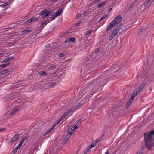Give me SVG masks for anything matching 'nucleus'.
<instances>
[{"instance_id":"9b49d317","label":"nucleus","mask_w":154,"mask_h":154,"mask_svg":"<svg viewBox=\"0 0 154 154\" xmlns=\"http://www.w3.org/2000/svg\"><path fill=\"white\" fill-rule=\"evenodd\" d=\"M14 58V57L10 56L8 58L5 59L4 60L1 61V63L5 62H8L9 61H11Z\"/></svg>"},{"instance_id":"f257e3e1","label":"nucleus","mask_w":154,"mask_h":154,"mask_svg":"<svg viewBox=\"0 0 154 154\" xmlns=\"http://www.w3.org/2000/svg\"><path fill=\"white\" fill-rule=\"evenodd\" d=\"M144 134L146 147L149 150H152V148L154 147V131H151L148 134L144 133Z\"/></svg>"},{"instance_id":"e433bc0d","label":"nucleus","mask_w":154,"mask_h":154,"mask_svg":"<svg viewBox=\"0 0 154 154\" xmlns=\"http://www.w3.org/2000/svg\"><path fill=\"white\" fill-rule=\"evenodd\" d=\"M115 37V36L111 34L109 36V41L112 40L113 38Z\"/></svg>"},{"instance_id":"4be33fe9","label":"nucleus","mask_w":154,"mask_h":154,"mask_svg":"<svg viewBox=\"0 0 154 154\" xmlns=\"http://www.w3.org/2000/svg\"><path fill=\"white\" fill-rule=\"evenodd\" d=\"M9 63L0 65V69H2L9 65Z\"/></svg>"},{"instance_id":"13d9d810","label":"nucleus","mask_w":154,"mask_h":154,"mask_svg":"<svg viewBox=\"0 0 154 154\" xmlns=\"http://www.w3.org/2000/svg\"><path fill=\"white\" fill-rule=\"evenodd\" d=\"M57 0H52V1L54 2H55L56 1H57Z\"/></svg>"},{"instance_id":"aec40b11","label":"nucleus","mask_w":154,"mask_h":154,"mask_svg":"<svg viewBox=\"0 0 154 154\" xmlns=\"http://www.w3.org/2000/svg\"><path fill=\"white\" fill-rule=\"evenodd\" d=\"M19 111V109H16L13 110L12 112L11 113L10 115H12L14 114H16Z\"/></svg>"},{"instance_id":"37998d69","label":"nucleus","mask_w":154,"mask_h":154,"mask_svg":"<svg viewBox=\"0 0 154 154\" xmlns=\"http://www.w3.org/2000/svg\"><path fill=\"white\" fill-rule=\"evenodd\" d=\"M69 38H66L64 41V43H69Z\"/></svg>"},{"instance_id":"c756f323","label":"nucleus","mask_w":154,"mask_h":154,"mask_svg":"<svg viewBox=\"0 0 154 154\" xmlns=\"http://www.w3.org/2000/svg\"><path fill=\"white\" fill-rule=\"evenodd\" d=\"M31 32V31L29 29L25 30L22 31L23 33H30Z\"/></svg>"},{"instance_id":"f8f14e48","label":"nucleus","mask_w":154,"mask_h":154,"mask_svg":"<svg viewBox=\"0 0 154 154\" xmlns=\"http://www.w3.org/2000/svg\"><path fill=\"white\" fill-rule=\"evenodd\" d=\"M55 126L56 125L54 124L51 128L48 130L46 132L44 133V135L45 136L47 135L49 133H50L51 132V131H52L54 129Z\"/></svg>"},{"instance_id":"412c9836","label":"nucleus","mask_w":154,"mask_h":154,"mask_svg":"<svg viewBox=\"0 0 154 154\" xmlns=\"http://www.w3.org/2000/svg\"><path fill=\"white\" fill-rule=\"evenodd\" d=\"M119 32L116 29H114L112 31L111 34L114 35V36H116Z\"/></svg>"},{"instance_id":"473e14b6","label":"nucleus","mask_w":154,"mask_h":154,"mask_svg":"<svg viewBox=\"0 0 154 154\" xmlns=\"http://www.w3.org/2000/svg\"><path fill=\"white\" fill-rule=\"evenodd\" d=\"M58 16V15L55 13L54 15H53L51 19V20H54V19H55L56 17H57Z\"/></svg>"},{"instance_id":"f03ea898","label":"nucleus","mask_w":154,"mask_h":154,"mask_svg":"<svg viewBox=\"0 0 154 154\" xmlns=\"http://www.w3.org/2000/svg\"><path fill=\"white\" fill-rule=\"evenodd\" d=\"M146 85V84L145 83H143L141 85L138 87L137 89L133 92L132 94L136 96L143 89Z\"/></svg>"},{"instance_id":"1a4fd4ad","label":"nucleus","mask_w":154,"mask_h":154,"mask_svg":"<svg viewBox=\"0 0 154 154\" xmlns=\"http://www.w3.org/2000/svg\"><path fill=\"white\" fill-rule=\"evenodd\" d=\"M115 26H116L115 25L111 22L107 26V28L106 30V32H108L112 28Z\"/></svg>"},{"instance_id":"0eeeda50","label":"nucleus","mask_w":154,"mask_h":154,"mask_svg":"<svg viewBox=\"0 0 154 154\" xmlns=\"http://www.w3.org/2000/svg\"><path fill=\"white\" fill-rule=\"evenodd\" d=\"M20 136V134H17L15 135L13 137L11 141L13 142L16 141L19 138Z\"/></svg>"},{"instance_id":"72a5a7b5","label":"nucleus","mask_w":154,"mask_h":154,"mask_svg":"<svg viewBox=\"0 0 154 154\" xmlns=\"http://www.w3.org/2000/svg\"><path fill=\"white\" fill-rule=\"evenodd\" d=\"M9 3L8 2L6 3H4L3 4H2L0 5V6L1 7H5L7 5H9Z\"/></svg>"},{"instance_id":"c9c22d12","label":"nucleus","mask_w":154,"mask_h":154,"mask_svg":"<svg viewBox=\"0 0 154 154\" xmlns=\"http://www.w3.org/2000/svg\"><path fill=\"white\" fill-rule=\"evenodd\" d=\"M97 143L95 141L94 142H93L91 144V146L90 147H91V148L95 146L97 144Z\"/></svg>"},{"instance_id":"5701e85b","label":"nucleus","mask_w":154,"mask_h":154,"mask_svg":"<svg viewBox=\"0 0 154 154\" xmlns=\"http://www.w3.org/2000/svg\"><path fill=\"white\" fill-rule=\"evenodd\" d=\"M122 26L123 24H120L116 27V29L119 32V30L122 29Z\"/></svg>"},{"instance_id":"b1692460","label":"nucleus","mask_w":154,"mask_h":154,"mask_svg":"<svg viewBox=\"0 0 154 154\" xmlns=\"http://www.w3.org/2000/svg\"><path fill=\"white\" fill-rule=\"evenodd\" d=\"M81 103H79L78 105L75 106V107H72V108L73 109L74 111L78 108L81 105Z\"/></svg>"},{"instance_id":"6e6552de","label":"nucleus","mask_w":154,"mask_h":154,"mask_svg":"<svg viewBox=\"0 0 154 154\" xmlns=\"http://www.w3.org/2000/svg\"><path fill=\"white\" fill-rule=\"evenodd\" d=\"M74 131V130L72 129V128H71L70 127L68 128L67 130V133L68 134L67 135L68 138L70 137Z\"/></svg>"},{"instance_id":"7c9ffc66","label":"nucleus","mask_w":154,"mask_h":154,"mask_svg":"<svg viewBox=\"0 0 154 154\" xmlns=\"http://www.w3.org/2000/svg\"><path fill=\"white\" fill-rule=\"evenodd\" d=\"M32 21H36L38 20V17H35L31 18Z\"/></svg>"},{"instance_id":"bf43d9fd","label":"nucleus","mask_w":154,"mask_h":154,"mask_svg":"<svg viewBox=\"0 0 154 154\" xmlns=\"http://www.w3.org/2000/svg\"><path fill=\"white\" fill-rule=\"evenodd\" d=\"M112 9V8H110V9H109V10L108 11H109V12L110 11H111V10Z\"/></svg>"},{"instance_id":"680f3d73","label":"nucleus","mask_w":154,"mask_h":154,"mask_svg":"<svg viewBox=\"0 0 154 154\" xmlns=\"http://www.w3.org/2000/svg\"><path fill=\"white\" fill-rule=\"evenodd\" d=\"M139 0H135L134 1H135V2H137V1H138Z\"/></svg>"},{"instance_id":"a18cd8bd","label":"nucleus","mask_w":154,"mask_h":154,"mask_svg":"<svg viewBox=\"0 0 154 154\" xmlns=\"http://www.w3.org/2000/svg\"><path fill=\"white\" fill-rule=\"evenodd\" d=\"M23 143L22 142L20 141V143L17 146L18 147H19L20 148V147L23 144Z\"/></svg>"},{"instance_id":"a211bd4d","label":"nucleus","mask_w":154,"mask_h":154,"mask_svg":"<svg viewBox=\"0 0 154 154\" xmlns=\"http://www.w3.org/2000/svg\"><path fill=\"white\" fill-rule=\"evenodd\" d=\"M9 71L8 69H7L2 71L0 73V75H2L5 74Z\"/></svg>"},{"instance_id":"4d7b16f0","label":"nucleus","mask_w":154,"mask_h":154,"mask_svg":"<svg viewBox=\"0 0 154 154\" xmlns=\"http://www.w3.org/2000/svg\"><path fill=\"white\" fill-rule=\"evenodd\" d=\"M87 13V12L86 11H85L83 12V14L85 15Z\"/></svg>"},{"instance_id":"393cba45","label":"nucleus","mask_w":154,"mask_h":154,"mask_svg":"<svg viewBox=\"0 0 154 154\" xmlns=\"http://www.w3.org/2000/svg\"><path fill=\"white\" fill-rule=\"evenodd\" d=\"M28 136H25L21 140V141L23 143L25 140H26L28 139Z\"/></svg>"},{"instance_id":"5fc2aeb1","label":"nucleus","mask_w":154,"mask_h":154,"mask_svg":"<svg viewBox=\"0 0 154 154\" xmlns=\"http://www.w3.org/2000/svg\"><path fill=\"white\" fill-rule=\"evenodd\" d=\"M61 120H60V119L59 120V121H58L57 122V123H59L60 122V121H61Z\"/></svg>"},{"instance_id":"423d86ee","label":"nucleus","mask_w":154,"mask_h":154,"mask_svg":"<svg viewBox=\"0 0 154 154\" xmlns=\"http://www.w3.org/2000/svg\"><path fill=\"white\" fill-rule=\"evenodd\" d=\"M135 97H136V96L132 94L131 98L129 99L126 105L127 107H129L131 105Z\"/></svg>"},{"instance_id":"2eb2a0df","label":"nucleus","mask_w":154,"mask_h":154,"mask_svg":"<svg viewBox=\"0 0 154 154\" xmlns=\"http://www.w3.org/2000/svg\"><path fill=\"white\" fill-rule=\"evenodd\" d=\"M38 74L40 76H42V75L46 76L48 75V74L46 72L43 71H42L39 72L38 73Z\"/></svg>"},{"instance_id":"ea45409f","label":"nucleus","mask_w":154,"mask_h":154,"mask_svg":"<svg viewBox=\"0 0 154 154\" xmlns=\"http://www.w3.org/2000/svg\"><path fill=\"white\" fill-rule=\"evenodd\" d=\"M47 20H46L45 21V22H42L41 23V26H43L45 24V26L46 24V23L47 22Z\"/></svg>"},{"instance_id":"0e129e2a","label":"nucleus","mask_w":154,"mask_h":154,"mask_svg":"<svg viewBox=\"0 0 154 154\" xmlns=\"http://www.w3.org/2000/svg\"><path fill=\"white\" fill-rule=\"evenodd\" d=\"M88 97H91V96H88Z\"/></svg>"},{"instance_id":"8fccbe9b","label":"nucleus","mask_w":154,"mask_h":154,"mask_svg":"<svg viewBox=\"0 0 154 154\" xmlns=\"http://www.w3.org/2000/svg\"><path fill=\"white\" fill-rule=\"evenodd\" d=\"M64 54L63 53H61L60 54L59 56L60 57H63L64 56Z\"/></svg>"},{"instance_id":"c85d7f7f","label":"nucleus","mask_w":154,"mask_h":154,"mask_svg":"<svg viewBox=\"0 0 154 154\" xmlns=\"http://www.w3.org/2000/svg\"><path fill=\"white\" fill-rule=\"evenodd\" d=\"M20 148L18 147V146H17V147H16V148H15L14 149L13 151H12V152L14 153H15Z\"/></svg>"},{"instance_id":"6e6d98bb","label":"nucleus","mask_w":154,"mask_h":154,"mask_svg":"<svg viewBox=\"0 0 154 154\" xmlns=\"http://www.w3.org/2000/svg\"><path fill=\"white\" fill-rule=\"evenodd\" d=\"M109 154V152H108V151H107L106 152H105V154Z\"/></svg>"},{"instance_id":"49530a36","label":"nucleus","mask_w":154,"mask_h":154,"mask_svg":"<svg viewBox=\"0 0 154 154\" xmlns=\"http://www.w3.org/2000/svg\"><path fill=\"white\" fill-rule=\"evenodd\" d=\"M136 2H135V1L131 4V6L130 8H131L132 6L135 4Z\"/></svg>"},{"instance_id":"ddd939ff","label":"nucleus","mask_w":154,"mask_h":154,"mask_svg":"<svg viewBox=\"0 0 154 154\" xmlns=\"http://www.w3.org/2000/svg\"><path fill=\"white\" fill-rule=\"evenodd\" d=\"M106 3V1H105L103 2H100L99 4L97 5V8H99L101 6H103Z\"/></svg>"},{"instance_id":"a878e982","label":"nucleus","mask_w":154,"mask_h":154,"mask_svg":"<svg viewBox=\"0 0 154 154\" xmlns=\"http://www.w3.org/2000/svg\"><path fill=\"white\" fill-rule=\"evenodd\" d=\"M103 136L102 135L99 138L96 139L95 140V141L96 142V143H97V142H100L102 140L103 138Z\"/></svg>"},{"instance_id":"052dcab7","label":"nucleus","mask_w":154,"mask_h":154,"mask_svg":"<svg viewBox=\"0 0 154 154\" xmlns=\"http://www.w3.org/2000/svg\"><path fill=\"white\" fill-rule=\"evenodd\" d=\"M3 130V129L2 128L0 129V131H2Z\"/></svg>"},{"instance_id":"69168bd1","label":"nucleus","mask_w":154,"mask_h":154,"mask_svg":"<svg viewBox=\"0 0 154 154\" xmlns=\"http://www.w3.org/2000/svg\"><path fill=\"white\" fill-rule=\"evenodd\" d=\"M1 17V16H0V18Z\"/></svg>"},{"instance_id":"338daca9","label":"nucleus","mask_w":154,"mask_h":154,"mask_svg":"<svg viewBox=\"0 0 154 154\" xmlns=\"http://www.w3.org/2000/svg\"><path fill=\"white\" fill-rule=\"evenodd\" d=\"M118 66H116V68H117Z\"/></svg>"},{"instance_id":"79ce46f5","label":"nucleus","mask_w":154,"mask_h":154,"mask_svg":"<svg viewBox=\"0 0 154 154\" xmlns=\"http://www.w3.org/2000/svg\"><path fill=\"white\" fill-rule=\"evenodd\" d=\"M106 15H105L103 16L99 20V22H100L101 20L107 17Z\"/></svg>"},{"instance_id":"774afa93","label":"nucleus","mask_w":154,"mask_h":154,"mask_svg":"<svg viewBox=\"0 0 154 154\" xmlns=\"http://www.w3.org/2000/svg\"><path fill=\"white\" fill-rule=\"evenodd\" d=\"M97 52V51H95V52H96V53Z\"/></svg>"},{"instance_id":"cd10ccee","label":"nucleus","mask_w":154,"mask_h":154,"mask_svg":"<svg viewBox=\"0 0 154 154\" xmlns=\"http://www.w3.org/2000/svg\"><path fill=\"white\" fill-rule=\"evenodd\" d=\"M69 38L70 42H74L76 40V39L74 37Z\"/></svg>"},{"instance_id":"f704fd0d","label":"nucleus","mask_w":154,"mask_h":154,"mask_svg":"<svg viewBox=\"0 0 154 154\" xmlns=\"http://www.w3.org/2000/svg\"><path fill=\"white\" fill-rule=\"evenodd\" d=\"M101 0H93L92 2L91 3L92 4L97 3L100 2Z\"/></svg>"},{"instance_id":"e2e57ef3","label":"nucleus","mask_w":154,"mask_h":154,"mask_svg":"<svg viewBox=\"0 0 154 154\" xmlns=\"http://www.w3.org/2000/svg\"><path fill=\"white\" fill-rule=\"evenodd\" d=\"M9 1H12V0H9Z\"/></svg>"},{"instance_id":"58836bf2","label":"nucleus","mask_w":154,"mask_h":154,"mask_svg":"<svg viewBox=\"0 0 154 154\" xmlns=\"http://www.w3.org/2000/svg\"><path fill=\"white\" fill-rule=\"evenodd\" d=\"M32 19L31 18L30 19H29L27 20L26 21V23H29L32 22H33L32 21Z\"/></svg>"},{"instance_id":"09e8293b","label":"nucleus","mask_w":154,"mask_h":154,"mask_svg":"<svg viewBox=\"0 0 154 154\" xmlns=\"http://www.w3.org/2000/svg\"><path fill=\"white\" fill-rule=\"evenodd\" d=\"M82 15V14H78L77 15V17L79 18Z\"/></svg>"},{"instance_id":"de8ad7c7","label":"nucleus","mask_w":154,"mask_h":154,"mask_svg":"<svg viewBox=\"0 0 154 154\" xmlns=\"http://www.w3.org/2000/svg\"><path fill=\"white\" fill-rule=\"evenodd\" d=\"M143 31L142 29H140L138 32V34L140 35Z\"/></svg>"},{"instance_id":"4c0bfd02","label":"nucleus","mask_w":154,"mask_h":154,"mask_svg":"<svg viewBox=\"0 0 154 154\" xmlns=\"http://www.w3.org/2000/svg\"><path fill=\"white\" fill-rule=\"evenodd\" d=\"M70 127L71 128H72V129H73V130H75L77 128H78V127L77 125H75L74 126H72V127Z\"/></svg>"},{"instance_id":"3c124183","label":"nucleus","mask_w":154,"mask_h":154,"mask_svg":"<svg viewBox=\"0 0 154 154\" xmlns=\"http://www.w3.org/2000/svg\"><path fill=\"white\" fill-rule=\"evenodd\" d=\"M81 122V119H79V120H78V121L76 123V125H79V123Z\"/></svg>"},{"instance_id":"39448f33","label":"nucleus","mask_w":154,"mask_h":154,"mask_svg":"<svg viewBox=\"0 0 154 154\" xmlns=\"http://www.w3.org/2000/svg\"><path fill=\"white\" fill-rule=\"evenodd\" d=\"M73 109L71 107L67 111H66L60 118V120H62L66 116L68 115L69 113L73 112H74Z\"/></svg>"},{"instance_id":"dca6fc26","label":"nucleus","mask_w":154,"mask_h":154,"mask_svg":"<svg viewBox=\"0 0 154 154\" xmlns=\"http://www.w3.org/2000/svg\"><path fill=\"white\" fill-rule=\"evenodd\" d=\"M69 138L70 137L68 138L67 137V135H66V137H64L62 139V141H63V143H66L68 142Z\"/></svg>"},{"instance_id":"6ab92c4d","label":"nucleus","mask_w":154,"mask_h":154,"mask_svg":"<svg viewBox=\"0 0 154 154\" xmlns=\"http://www.w3.org/2000/svg\"><path fill=\"white\" fill-rule=\"evenodd\" d=\"M63 10L61 8H59L57 10L56 14L58 15V16L60 15V14L62 13Z\"/></svg>"},{"instance_id":"4468645a","label":"nucleus","mask_w":154,"mask_h":154,"mask_svg":"<svg viewBox=\"0 0 154 154\" xmlns=\"http://www.w3.org/2000/svg\"><path fill=\"white\" fill-rule=\"evenodd\" d=\"M154 2V0H146V2L144 3V5L145 6H147L150 3L151 4L153 2Z\"/></svg>"},{"instance_id":"f3484780","label":"nucleus","mask_w":154,"mask_h":154,"mask_svg":"<svg viewBox=\"0 0 154 154\" xmlns=\"http://www.w3.org/2000/svg\"><path fill=\"white\" fill-rule=\"evenodd\" d=\"M56 65H51L48 68V70L50 71L51 70L54 69L56 68Z\"/></svg>"},{"instance_id":"603ef678","label":"nucleus","mask_w":154,"mask_h":154,"mask_svg":"<svg viewBox=\"0 0 154 154\" xmlns=\"http://www.w3.org/2000/svg\"><path fill=\"white\" fill-rule=\"evenodd\" d=\"M142 152L141 151H139L137 152L136 154H142Z\"/></svg>"},{"instance_id":"864d4df0","label":"nucleus","mask_w":154,"mask_h":154,"mask_svg":"<svg viewBox=\"0 0 154 154\" xmlns=\"http://www.w3.org/2000/svg\"><path fill=\"white\" fill-rule=\"evenodd\" d=\"M46 46L47 48L49 47L50 46V45L49 44H47Z\"/></svg>"},{"instance_id":"c03bdc74","label":"nucleus","mask_w":154,"mask_h":154,"mask_svg":"<svg viewBox=\"0 0 154 154\" xmlns=\"http://www.w3.org/2000/svg\"><path fill=\"white\" fill-rule=\"evenodd\" d=\"M90 59L88 58V57H86L85 59V61L86 62H87L88 61H91Z\"/></svg>"},{"instance_id":"bb28decb","label":"nucleus","mask_w":154,"mask_h":154,"mask_svg":"<svg viewBox=\"0 0 154 154\" xmlns=\"http://www.w3.org/2000/svg\"><path fill=\"white\" fill-rule=\"evenodd\" d=\"M91 147H90V146H89L86 149H85L84 151V154L87 153L89 150L91 149Z\"/></svg>"},{"instance_id":"20e7f679","label":"nucleus","mask_w":154,"mask_h":154,"mask_svg":"<svg viewBox=\"0 0 154 154\" xmlns=\"http://www.w3.org/2000/svg\"><path fill=\"white\" fill-rule=\"evenodd\" d=\"M52 12L51 10L48 11V10L45 9L40 13L39 15H42L44 17H45L50 14Z\"/></svg>"},{"instance_id":"2f4dec72","label":"nucleus","mask_w":154,"mask_h":154,"mask_svg":"<svg viewBox=\"0 0 154 154\" xmlns=\"http://www.w3.org/2000/svg\"><path fill=\"white\" fill-rule=\"evenodd\" d=\"M55 84H51L50 82L47 83L45 84V85H47L52 87L54 86Z\"/></svg>"},{"instance_id":"a19ab883","label":"nucleus","mask_w":154,"mask_h":154,"mask_svg":"<svg viewBox=\"0 0 154 154\" xmlns=\"http://www.w3.org/2000/svg\"><path fill=\"white\" fill-rule=\"evenodd\" d=\"M92 32V30H88V31H87V32L86 35H87L90 34Z\"/></svg>"},{"instance_id":"7ed1b4c3","label":"nucleus","mask_w":154,"mask_h":154,"mask_svg":"<svg viewBox=\"0 0 154 154\" xmlns=\"http://www.w3.org/2000/svg\"><path fill=\"white\" fill-rule=\"evenodd\" d=\"M122 20L121 15H119L112 22L116 26L122 21Z\"/></svg>"},{"instance_id":"9d476101","label":"nucleus","mask_w":154,"mask_h":154,"mask_svg":"<svg viewBox=\"0 0 154 154\" xmlns=\"http://www.w3.org/2000/svg\"><path fill=\"white\" fill-rule=\"evenodd\" d=\"M57 150L55 147H51L49 151V154H56Z\"/></svg>"}]
</instances>
